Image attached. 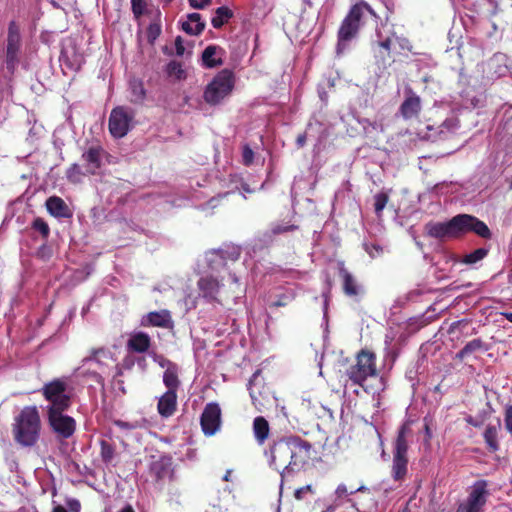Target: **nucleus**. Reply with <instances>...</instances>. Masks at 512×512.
<instances>
[{
    "label": "nucleus",
    "mask_w": 512,
    "mask_h": 512,
    "mask_svg": "<svg viewBox=\"0 0 512 512\" xmlns=\"http://www.w3.org/2000/svg\"><path fill=\"white\" fill-rule=\"evenodd\" d=\"M253 433L254 437L258 444L262 445L269 437L270 426L268 421L262 417L258 416L253 421Z\"/></svg>",
    "instance_id": "nucleus-29"
},
{
    "label": "nucleus",
    "mask_w": 512,
    "mask_h": 512,
    "mask_svg": "<svg viewBox=\"0 0 512 512\" xmlns=\"http://www.w3.org/2000/svg\"><path fill=\"white\" fill-rule=\"evenodd\" d=\"M334 510H335V509H334V507H332V506H328V507L326 508V510H324V511H322V512H334Z\"/></svg>",
    "instance_id": "nucleus-59"
},
{
    "label": "nucleus",
    "mask_w": 512,
    "mask_h": 512,
    "mask_svg": "<svg viewBox=\"0 0 512 512\" xmlns=\"http://www.w3.org/2000/svg\"><path fill=\"white\" fill-rule=\"evenodd\" d=\"M355 492L366 493V497H368V500L371 502V505H365L363 499L358 498L353 504V506L356 508L358 512H368L371 508L375 507V502L373 501L371 493L367 488L363 486L355 488L354 490L350 491V494H353ZM335 493L337 494L338 497H343L346 496L349 493V491L344 484H340L336 488Z\"/></svg>",
    "instance_id": "nucleus-23"
},
{
    "label": "nucleus",
    "mask_w": 512,
    "mask_h": 512,
    "mask_svg": "<svg viewBox=\"0 0 512 512\" xmlns=\"http://www.w3.org/2000/svg\"><path fill=\"white\" fill-rule=\"evenodd\" d=\"M127 346L133 352L144 353L151 346V338L145 332H137L129 338Z\"/></svg>",
    "instance_id": "nucleus-26"
},
{
    "label": "nucleus",
    "mask_w": 512,
    "mask_h": 512,
    "mask_svg": "<svg viewBox=\"0 0 512 512\" xmlns=\"http://www.w3.org/2000/svg\"><path fill=\"white\" fill-rule=\"evenodd\" d=\"M338 274L342 280L343 293L351 298H356L364 293L362 285L346 268L343 262L338 264Z\"/></svg>",
    "instance_id": "nucleus-18"
},
{
    "label": "nucleus",
    "mask_w": 512,
    "mask_h": 512,
    "mask_svg": "<svg viewBox=\"0 0 512 512\" xmlns=\"http://www.w3.org/2000/svg\"><path fill=\"white\" fill-rule=\"evenodd\" d=\"M166 72L169 77H172L176 80H183L187 76L186 71L182 67V64L174 60L167 64Z\"/></svg>",
    "instance_id": "nucleus-36"
},
{
    "label": "nucleus",
    "mask_w": 512,
    "mask_h": 512,
    "mask_svg": "<svg viewBox=\"0 0 512 512\" xmlns=\"http://www.w3.org/2000/svg\"><path fill=\"white\" fill-rule=\"evenodd\" d=\"M297 229L298 226L294 224H274L271 228V235L275 236L278 234L291 232Z\"/></svg>",
    "instance_id": "nucleus-41"
},
{
    "label": "nucleus",
    "mask_w": 512,
    "mask_h": 512,
    "mask_svg": "<svg viewBox=\"0 0 512 512\" xmlns=\"http://www.w3.org/2000/svg\"><path fill=\"white\" fill-rule=\"evenodd\" d=\"M67 508L70 512H80L81 511V503L76 498H68L65 501Z\"/></svg>",
    "instance_id": "nucleus-47"
},
{
    "label": "nucleus",
    "mask_w": 512,
    "mask_h": 512,
    "mask_svg": "<svg viewBox=\"0 0 512 512\" xmlns=\"http://www.w3.org/2000/svg\"><path fill=\"white\" fill-rule=\"evenodd\" d=\"M118 512H135L133 507L129 504H127L126 506H124L121 510H119Z\"/></svg>",
    "instance_id": "nucleus-55"
},
{
    "label": "nucleus",
    "mask_w": 512,
    "mask_h": 512,
    "mask_svg": "<svg viewBox=\"0 0 512 512\" xmlns=\"http://www.w3.org/2000/svg\"><path fill=\"white\" fill-rule=\"evenodd\" d=\"M234 74L229 69L221 70L206 86L203 98L210 105L219 104L228 96L234 87Z\"/></svg>",
    "instance_id": "nucleus-10"
},
{
    "label": "nucleus",
    "mask_w": 512,
    "mask_h": 512,
    "mask_svg": "<svg viewBox=\"0 0 512 512\" xmlns=\"http://www.w3.org/2000/svg\"><path fill=\"white\" fill-rule=\"evenodd\" d=\"M467 422H468L469 424H471V425L475 426V427H478V426H479V425H478V423H477L476 421H474L472 417H469V418L467 419Z\"/></svg>",
    "instance_id": "nucleus-57"
},
{
    "label": "nucleus",
    "mask_w": 512,
    "mask_h": 512,
    "mask_svg": "<svg viewBox=\"0 0 512 512\" xmlns=\"http://www.w3.org/2000/svg\"><path fill=\"white\" fill-rule=\"evenodd\" d=\"M425 231L428 236L439 240L459 238L467 233H475L483 239L492 238L487 224L470 214H458L446 222H428Z\"/></svg>",
    "instance_id": "nucleus-2"
},
{
    "label": "nucleus",
    "mask_w": 512,
    "mask_h": 512,
    "mask_svg": "<svg viewBox=\"0 0 512 512\" xmlns=\"http://www.w3.org/2000/svg\"><path fill=\"white\" fill-rule=\"evenodd\" d=\"M379 374L376 355L373 351L363 348L355 355V363L346 369V376L355 385L363 387L366 380Z\"/></svg>",
    "instance_id": "nucleus-5"
},
{
    "label": "nucleus",
    "mask_w": 512,
    "mask_h": 512,
    "mask_svg": "<svg viewBox=\"0 0 512 512\" xmlns=\"http://www.w3.org/2000/svg\"><path fill=\"white\" fill-rule=\"evenodd\" d=\"M200 425L205 436L215 435L222 425V410L218 403H207L200 416Z\"/></svg>",
    "instance_id": "nucleus-15"
},
{
    "label": "nucleus",
    "mask_w": 512,
    "mask_h": 512,
    "mask_svg": "<svg viewBox=\"0 0 512 512\" xmlns=\"http://www.w3.org/2000/svg\"><path fill=\"white\" fill-rule=\"evenodd\" d=\"M114 424L118 428L123 429V430H132V429L135 428V425H133V424H131L129 422L123 421V420H115Z\"/></svg>",
    "instance_id": "nucleus-50"
},
{
    "label": "nucleus",
    "mask_w": 512,
    "mask_h": 512,
    "mask_svg": "<svg viewBox=\"0 0 512 512\" xmlns=\"http://www.w3.org/2000/svg\"><path fill=\"white\" fill-rule=\"evenodd\" d=\"M85 171H82L81 167L74 163L66 171V178L69 182L77 184L82 181V177L87 175Z\"/></svg>",
    "instance_id": "nucleus-38"
},
{
    "label": "nucleus",
    "mask_w": 512,
    "mask_h": 512,
    "mask_svg": "<svg viewBox=\"0 0 512 512\" xmlns=\"http://www.w3.org/2000/svg\"><path fill=\"white\" fill-rule=\"evenodd\" d=\"M21 47L20 29L15 21H11L8 26L7 46H6V66L13 71L18 63V54Z\"/></svg>",
    "instance_id": "nucleus-17"
},
{
    "label": "nucleus",
    "mask_w": 512,
    "mask_h": 512,
    "mask_svg": "<svg viewBox=\"0 0 512 512\" xmlns=\"http://www.w3.org/2000/svg\"><path fill=\"white\" fill-rule=\"evenodd\" d=\"M31 228L39 232L43 240H47L50 236V227L48 223L41 217H36L32 221Z\"/></svg>",
    "instance_id": "nucleus-39"
},
{
    "label": "nucleus",
    "mask_w": 512,
    "mask_h": 512,
    "mask_svg": "<svg viewBox=\"0 0 512 512\" xmlns=\"http://www.w3.org/2000/svg\"><path fill=\"white\" fill-rule=\"evenodd\" d=\"M223 49L216 45L207 46L202 52V64L206 68H215L223 64L221 57H216L218 53H223Z\"/></svg>",
    "instance_id": "nucleus-27"
},
{
    "label": "nucleus",
    "mask_w": 512,
    "mask_h": 512,
    "mask_svg": "<svg viewBox=\"0 0 512 512\" xmlns=\"http://www.w3.org/2000/svg\"><path fill=\"white\" fill-rule=\"evenodd\" d=\"M365 123L367 125H364V129H367L368 126H370L374 130L383 131V124L382 123H379V122H376V121L371 122L369 120H365Z\"/></svg>",
    "instance_id": "nucleus-51"
},
{
    "label": "nucleus",
    "mask_w": 512,
    "mask_h": 512,
    "mask_svg": "<svg viewBox=\"0 0 512 512\" xmlns=\"http://www.w3.org/2000/svg\"><path fill=\"white\" fill-rule=\"evenodd\" d=\"M188 2L194 9H204L212 3V0H188Z\"/></svg>",
    "instance_id": "nucleus-48"
},
{
    "label": "nucleus",
    "mask_w": 512,
    "mask_h": 512,
    "mask_svg": "<svg viewBox=\"0 0 512 512\" xmlns=\"http://www.w3.org/2000/svg\"><path fill=\"white\" fill-rule=\"evenodd\" d=\"M254 161V151L248 144L242 146V162L245 166H250Z\"/></svg>",
    "instance_id": "nucleus-43"
},
{
    "label": "nucleus",
    "mask_w": 512,
    "mask_h": 512,
    "mask_svg": "<svg viewBox=\"0 0 512 512\" xmlns=\"http://www.w3.org/2000/svg\"><path fill=\"white\" fill-rule=\"evenodd\" d=\"M154 485L162 490L176 480L175 466L170 455L152 456L148 469Z\"/></svg>",
    "instance_id": "nucleus-11"
},
{
    "label": "nucleus",
    "mask_w": 512,
    "mask_h": 512,
    "mask_svg": "<svg viewBox=\"0 0 512 512\" xmlns=\"http://www.w3.org/2000/svg\"><path fill=\"white\" fill-rule=\"evenodd\" d=\"M45 206L50 215L55 218H70L72 211L66 202L59 196H51L46 202Z\"/></svg>",
    "instance_id": "nucleus-22"
},
{
    "label": "nucleus",
    "mask_w": 512,
    "mask_h": 512,
    "mask_svg": "<svg viewBox=\"0 0 512 512\" xmlns=\"http://www.w3.org/2000/svg\"><path fill=\"white\" fill-rule=\"evenodd\" d=\"M311 491V487L308 485V486H305V487H302V488H299L295 491V498L298 499V500H301L303 498V494L306 493V492H309Z\"/></svg>",
    "instance_id": "nucleus-52"
},
{
    "label": "nucleus",
    "mask_w": 512,
    "mask_h": 512,
    "mask_svg": "<svg viewBox=\"0 0 512 512\" xmlns=\"http://www.w3.org/2000/svg\"><path fill=\"white\" fill-rule=\"evenodd\" d=\"M167 361H169V360H168V359L161 358V361L159 362L160 366H161V367H166V368H167Z\"/></svg>",
    "instance_id": "nucleus-58"
},
{
    "label": "nucleus",
    "mask_w": 512,
    "mask_h": 512,
    "mask_svg": "<svg viewBox=\"0 0 512 512\" xmlns=\"http://www.w3.org/2000/svg\"><path fill=\"white\" fill-rule=\"evenodd\" d=\"M107 352L104 348H94L91 350V355L88 357H85L83 359V362H89V361H95L97 364L101 365V356H106Z\"/></svg>",
    "instance_id": "nucleus-42"
},
{
    "label": "nucleus",
    "mask_w": 512,
    "mask_h": 512,
    "mask_svg": "<svg viewBox=\"0 0 512 512\" xmlns=\"http://www.w3.org/2000/svg\"><path fill=\"white\" fill-rule=\"evenodd\" d=\"M66 410L47 412V422L51 430L60 439H69L76 431V420L64 414Z\"/></svg>",
    "instance_id": "nucleus-14"
},
{
    "label": "nucleus",
    "mask_w": 512,
    "mask_h": 512,
    "mask_svg": "<svg viewBox=\"0 0 512 512\" xmlns=\"http://www.w3.org/2000/svg\"><path fill=\"white\" fill-rule=\"evenodd\" d=\"M388 201H389V196L387 193L380 192L374 196V210L378 217L381 216L382 211L385 208V206L387 205Z\"/></svg>",
    "instance_id": "nucleus-40"
},
{
    "label": "nucleus",
    "mask_w": 512,
    "mask_h": 512,
    "mask_svg": "<svg viewBox=\"0 0 512 512\" xmlns=\"http://www.w3.org/2000/svg\"><path fill=\"white\" fill-rule=\"evenodd\" d=\"M503 316L512 323V312H505L503 313Z\"/></svg>",
    "instance_id": "nucleus-56"
},
{
    "label": "nucleus",
    "mask_w": 512,
    "mask_h": 512,
    "mask_svg": "<svg viewBox=\"0 0 512 512\" xmlns=\"http://www.w3.org/2000/svg\"><path fill=\"white\" fill-rule=\"evenodd\" d=\"M133 115L126 108L118 106L114 108L109 116V131L115 138L124 137L130 130Z\"/></svg>",
    "instance_id": "nucleus-16"
},
{
    "label": "nucleus",
    "mask_w": 512,
    "mask_h": 512,
    "mask_svg": "<svg viewBox=\"0 0 512 512\" xmlns=\"http://www.w3.org/2000/svg\"><path fill=\"white\" fill-rule=\"evenodd\" d=\"M44 399L49 403L46 413L53 410H68L72 405V395L68 392L67 382L63 378H55L41 388Z\"/></svg>",
    "instance_id": "nucleus-7"
},
{
    "label": "nucleus",
    "mask_w": 512,
    "mask_h": 512,
    "mask_svg": "<svg viewBox=\"0 0 512 512\" xmlns=\"http://www.w3.org/2000/svg\"><path fill=\"white\" fill-rule=\"evenodd\" d=\"M376 38L378 56L383 61H385L386 58H392V62H395V55H400L403 52H411L413 48L408 38L398 36L394 31H392L390 35L385 36L377 29Z\"/></svg>",
    "instance_id": "nucleus-9"
},
{
    "label": "nucleus",
    "mask_w": 512,
    "mask_h": 512,
    "mask_svg": "<svg viewBox=\"0 0 512 512\" xmlns=\"http://www.w3.org/2000/svg\"><path fill=\"white\" fill-rule=\"evenodd\" d=\"M296 292L293 289H287L283 293L278 294L276 300L271 303V307H285L295 300Z\"/></svg>",
    "instance_id": "nucleus-35"
},
{
    "label": "nucleus",
    "mask_w": 512,
    "mask_h": 512,
    "mask_svg": "<svg viewBox=\"0 0 512 512\" xmlns=\"http://www.w3.org/2000/svg\"><path fill=\"white\" fill-rule=\"evenodd\" d=\"M51 512H68V510L64 506L58 504L52 508Z\"/></svg>",
    "instance_id": "nucleus-54"
},
{
    "label": "nucleus",
    "mask_w": 512,
    "mask_h": 512,
    "mask_svg": "<svg viewBox=\"0 0 512 512\" xmlns=\"http://www.w3.org/2000/svg\"><path fill=\"white\" fill-rule=\"evenodd\" d=\"M163 384L167 390L158 398L157 412L162 418H169L175 414L178 407L177 393L181 381L177 364L167 361V369L163 373Z\"/></svg>",
    "instance_id": "nucleus-4"
},
{
    "label": "nucleus",
    "mask_w": 512,
    "mask_h": 512,
    "mask_svg": "<svg viewBox=\"0 0 512 512\" xmlns=\"http://www.w3.org/2000/svg\"><path fill=\"white\" fill-rule=\"evenodd\" d=\"M504 424H505L506 430L512 436V405L507 406L505 409Z\"/></svg>",
    "instance_id": "nucleus-46"
},
{
    "label": "nucleus",
    "mask_w": 512,
    "mask_h": 512,
    "mask_svg": "<svg viewBox=\"0 0 512 512\" xmlns=\"http://www.w3.org/2000/svg\"><path fill=\"white\" fill-rule=\"evenodd\" d=\"M173 0H167V2H172Z\"/></svg>",
    "instance_id": "nucleus-61"
},
{
    "label": "nucleus",
    "mask_w": 512,
    "mask_h": 512,
    "mask_svg": "<svg viewBox=\"0 0 512 512\" xmlns=\"http://www.w3.org/2000/svg\"><path fill=\"white\" fill-rule=\"evenodd\" d=\"M141 325L144 327L169 328L173 325L171 313L167 309L149 312L143 317Z\"/></svg>",
    "instance_id": "nucleus-20"
},
{
    "label": "nucleus",
    "mask_w": 512,
    "mask_h": 512,
    "mask_svg": "<svg viewBox=\"0 0 512 512\" xmlns=\"http://www.w3.org/2000/svg\"><path fill=\"white\" fill-rule=\"evenodd\" d=\"M100 147H90L82 154V160L85 162L86 173L95 174L101 166Z\"/></svg>",
    "instance_id": "nucleus-25"
},
{
    "label": "nucleus",
    "mask_w": 512,
    "mask_h": 512,
    "mask_svg": "<svg viewBox=\"0 0 512 512\" xmlns=\"http://www.w3.org/2000/svg\"><path fill=\"white\" fill-rule=\"evenodd\" d=\"M161 34V26L158 23H151L147 28V37L149 42H154Z\"/></svg>",
    "instance_id": "nucleus-45"
},
{
    "label": "nucleus",
    "mask_w": 512,
    "mask_h": 512,
    "mask_svg": "<svg viewBox=\"0 0 512 512\" xmlns=\"http://www.w3.org/2000/svg\"><path fill=\"white\" fill-rule=\"evenodd\" d=\"M411 433L410 424L405 422L398 430L397 437L393 444V461L391 475L395 481H403L408 471V440Z\"/></svg>",
    "instance_id": "nucleus-6"
},
{
    "label": "nucleus",
    "mask_w": 512,
    "mask_h": 512,
    "mask_svg": "<svg viewBox=\"0 0 512 512\" xmlns=\"http://www.w3.org/2000/svg\"><path fill=\"white\" fill-rule=\"evenodd\" d=\"M146 2L144 0H131V9L135 18H139L144 14Z\"/></svg>",
    "instance_id": "nucleus-44"
},
{
    "label": "nucleus",
    "mask_w": 512,
    "mask_h": 512,
    "mask_svg": "<svg viewBox=\"0 0 512 512\" xmlns=\"http://www.w3.org/2000/svg\"><path fill=\"white\" fill-rule=\"evenodd\" d=\"M402 117L406 120L418 117L421 111V100L420 97L411 94L406 97L399 109Z\"/></svg>",
    "instance_id": "nucleus-24"
},
{
    "label": "nucleus",
    "mask_w": 512,
    "mask_h": 512,
    "mask_svg": "<svg viewBox=\"0 0 512 512\" xmlns=\"http://www.w3.org/2000/svg\"><path fill=\"white\" fill-rule=\"evenodd\" d=\"M131 102L135 104L142 103L146 97V90L141 80L133 79L130 81Z\"/></svg>",
    "instance_id": "nucleus-32"
},
{
    "label": "nucleus",
    "mask_w": 512,
    "mask_h": 512,
    "mask_svg": "<svg viewBox=\"0 0 512 512\" xmlns=\"http://www.w3.org/2000/svg\"><path fill=\"white\" fill-rule=\"evenodd\" d=\"M483 437L490 452L499 450L498 428L496 426L488 425L484 431Z\"/></svg>",
    "instance_id": "nucleus-31"
},
{
    "label": "nucleus",
    "mask_w": 512,
    "mask_h": 512,
    "mask_svg": "<svg viewBox=\"0 0 512 512\" xmlns=\"http://www.w3.org/2000/svg\"><path fill=\"white\" fill-rule=\"evenodd\" d=\"M234 16L233 11L227 6L218 7L215 10V15L211 19V24L215 29H220L223 25L229 22Z\"/></svg>",
    "instance_id": "nucleus-30"
},
{
    "label": "nucleus",
    "mask_w": 512,
    "mask_h": 512,
    "mask_svg": "<svg viewBox=\"0 0 512 512\" xmlns=\"http://www.w3.org/2000/svg\"><path fill=\"white\" fill-rule=\"evenodd\" d=\"M487 480L475 481L469 488L466 499L458 505L456 512H485L490 492Z\"/></svg>",
    "instance_id": "nucleus-12"
},
{
    "label": "nucleus",
    "mask_w": 512,
    "mask_h": 512,
    "mask_svg": "<svg viewBox=\"0 0 512 512\" xmlns=\"http://www.w3.org/2000/svg\"><path fill=\"white\" fill-rule=\"evenodd\" d=\"M359 27L352 22L348 15L343 19L338 30L337 52L340 53L346 48V43L352 40L358 33Z\"/></svg>",
    "instance_id": "nucleus-21"
},
{
    "label": "nucleus",
    "mask_w": 512,
    "mask_h": 512,
    "mask_svg": "<svg viewBox=\"0 0 512 512\" xmlns=\"http://www.w3.org/2000/svg\"><path fill=\"white\" fill-rule=\"evenodd\" d=\"M100 456L105 464H110L115 456V446L106 440H101Z\"/></svg>",
    "instance_id": "nucleus-37"
},
{
    "label": "nucleus",
    "mask_w": 512,
    "mask_h": 512,
    "mask_svg": "<svg viewBox=\"0 0 512 512\" xmlns=\"http://www.w3.org/2000/svg\"><path fill=\"white\" fill-rule=\"evenodd\" d=\"M41 432V418L39 410L34 405L25 406L15 417L12 433L15 442L23 447L34 446Z\"/></svg>",
    "instance_id": "nucleus-3"
},
{
    "label": "nucleus",
    "mask_w": 512,
    "mask_h": 512,
    "mask_svg": "<svg viewBox=\"0 0 512 512\" xmlns=\"http://www.w3.org/2000/svg\"><path fill=\"white\" fill-rule=\"evenodd\" d=\"M307 136L306 133L299 134L296 138V145L298 148L304 147L306 144Z\"/></svg>",
    "instance_id": "nucleus-53"
},
{
    "label": "nucleus",
    "mask_w": 512,
    "mask_h": 512,
    "mask_svg": "<svg viewBox=\"0 0 512 512\" xmlns=\"http://www.w3.org/2000/svg\"><path fill=\"white\" fill-rule=\"evenodd\" d=\"M260 372L256 371L249 380L248 389L252 403L259 412L275 405L276 398L270 388L259 380Z\"/></svg>",
    "instance_id": "nucleus-13"
},
{
    "label": "nucleus",
    "mask_w": 512,
    "mask_h": 512,
    "mask_svg": "<svg viewBox=\"0 0 512 512\" xmlns=\"http://www.w3.org/2000/svg\"><path fill=\"white\" fill-rule=\"evenodd\" d=\"M228 479H229V473H227V474L224 476V480H225V481H228Z\"/></svg>",
    "instance_id": "nucleus-60"
},
{
    "label": "nucleus",
    "mask_w": 512,
    "mask_h": 512,
    "mask_svg": "<svg viewBox=\"0 0 512 512\" xmlns=\"http://www.w3.org/2000/svg\"><path fill=\"white\" fill-rule=\"evenodd\" d=\"M489 253V249L485 247L477 248L469 254H466L461 259V263L466 265H474L482 261Z\"/></svg>",
    "instance_id": "nucleus-33"
},
{
    "label": "nucleus",
    "mask_w": 512,
    "mask_h": 512,
    "mask_svg": "<svg viewBox=\"0 0 512 512\" xmlns=\"http://www.w3.org/2000/svg\"><path fill=\"white\" fill-rule=\"evenodd\" d=\"M188 21L182 23V30L189 35H200L205 29V22L199 13L193 12L187 15Z\"/></svg>",
    "instance_id": "nucleus-28"
},
{
    "label": "nucleus",
    "mask_w": 512,
    "mask_h": 512,
    "mask_svg": "<svg viewBox=\"0 0 512 512\" xmlns=\"http://www.w3.org/2000/svg\"><path fill=\"white\" fill-rule=\"evenodd\" d=\"M349 18L354 22L359 28L364 24L367 16H370L374 19L375 23L380 19L379 15L375 12V10L364 0H360L355 3L349 10L348 14Z\"/></svg>",
    "instance_id": "nucleus-19"
},
{
    "label": "nucleus",
    "mask_w": 512,
    "mask_h": 512,
    "mask_svg": "<svg viewBox=\"0 0 512 512\" xmlns=\"http://www.w3.org/2000/svg\"><path fill=\"white\" fill-rule=\"evenodd\" d=\"M175 49L178 56H182L185 52V47L181 36H177L175 39Z\"/></svg>",
    "instance_id": "nucleus-49"
},
{
    "label": "nucleus",
    "mask_w": 512,
    "mask_h": 512,
    "mask_svg": "<svg viewBox=\"0 0 512 512\" xmlns=\"http://www.w3.org/2000/svg\"><path fill=\"white\" fill-rule=\"evenodd\" d=\"M232 279L234 289L231 293H227L221 292V284L214 276H202L197 281L199 295L208 302H216L223 305L224 302L237 298V294L240 292V285L238 283L237 277L233 276Z\"/></svg>",
    "instance_id": "nucleus-8"
},
{
    "label": "nucleus",
    "mask_w": 512,
    "mask_h": 512,
    "mask_svg": "<svg viewBox=\"0 0 512 512\" xmlns=\"http://www.w3.org/2000/svg\"><path fill=\"white\" fill-rule=\"evenodd\" d=\"M311 448L312 445L300 437H284L273 441L266 455L270 466L284 474L302 467L310 458Z\"/></svg>",
    "instance_id": "nucleus-1"
},
{
    "label": "nucleus",
    "mask_w": 512,
    "mask_h": 512,
    "mask_svg": "<svg viewBox=\"0 0 512 512\" xmlns=\"http://www.w3.org/2000/svg\"><path fill=\"white\" fill-rule=\"evenodd\" d=\"M484 342L480 339V338H477V339H473L471 341H469L456 355V357L458 359H463L467 356H469L470 354L478 351V350H481V349H486L484 347Z\"/></svg>",
    "instance_id": "nucleus-34"
}]
</instances>
